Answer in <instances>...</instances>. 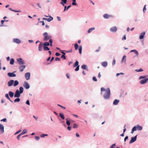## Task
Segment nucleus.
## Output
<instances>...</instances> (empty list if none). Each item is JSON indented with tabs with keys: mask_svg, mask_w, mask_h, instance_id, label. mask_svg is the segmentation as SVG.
Returning <instances> with one entry per match:
<instances>
[{
	"mask_svg": "<svg viewBox=\"0 0 148 148\" xmlns=\"http://www.w3.org/2000/svg\"><path fill=\"white\" fill-rule=\"evenodd\" d=\"M105 91L103 97L105 99H108L110 98V90L109 88L105 89L103 88H101V94H102V92Z\"/></svg>",
	"mask_w": 148,
	"mask_h": 148,
	"instance_id": "nucleus-1",
	"label": "nucleus"
},
{
	"mask_svg": "<svg viewBox=\"0 0 148 148\" xmlns=\"http://www.w3.org/2000/svg\"><path fill=\"white\" fill-rule=\"evenodd\" d=\"M48 33L46 32H45L43 33V36L44 37V41H47L51 38V36H48Z\"/></svg>",
	"mask_w": 148,
	"mask_h": 148,
	"instance_id": "nucleus-2",
	"label": "nucleus"
},
{
	"mask_svg": "<svg viewBox=\"0 0 148 148\" xmlns=\"http://www.w3.org/2000/svg\"><path fill=\"white\" fill-rule=\"evenodd\" d=\"M148 81V78H146L141 80L140 83L141 84H144L146 83Z\"/></svg>",
	"mask_w": 148,
	"mask_h": 148,
	"instance_id": "nucleus-3",
	"label": "nucleus"
},
{
	"mask_svg": "<svg viewBox=\"0 0 148 148\" xmlns=\"http://www.w3.org/2000/svg\"><path fill=\"white\" fill-rule=\"evenodd\" d=\"M17 61L18 62L19 64L20 65L23 64H24V62L21 58H19L16 59Z\"/></svg>",
	"mask_w": 148,
	"mask_h": 148,
	"instance_id": "nucleus-4",
	"label": "nucleus"
},
{
	"mask_svg": "<svg viewBox=\"0 0 148 148\" xmlns=\"http://www.w3.org/2000/svg\"><path fill=\"white\" fill-rule=\"evenodd\" d=\"M20 94L19 91L18 90H17L14 95V97H19L20 96Z\"/></svg>",
	"mask_w": 148,
	"mask_h": 148,
	"instance_id": "nucleus-5",
	"label": "nucleus"
},
{
	"mask_svg": "<svg viewBox=\"0 0 148 148\" xmlns=\"http://www.w3.org/2000/svg\"><path fill=\"white\" fill-rule=\"evenodd\" d=\"M14 81L13 80H10L8 82V86L9 87L13 85L14 82Z\"/></svg>",
	"mask_w": 148,
	"mask_h": 148,
	"instance_id": "nucleus-6",
	"label": "nucleus"
},
{
	"mask_svg": "<svg viewBox=\"0 0 148 148\" xmlns=\"http://www.w3.org/2000/svg\"><path fill=\"white\" fill-rule=\"evenodd\" d=\"M112 16L111 15H109L107 14H106L103 15V17L106 19H108L110 17H112Z\"/></svg>",
	"mask_w": 148,
	"mask_h": 148,
	"instance_id": "nucleus-7",
	"label": "nucleus"
},
{
	"mask_svg": "<svg viewBox=\"0 0 148 148\" xmlns=\"http://www.w3.org/2000/svg\"><path fill=\"white\" fill-rule=\"evenodd\" d=\"M23 86L26 89H28L30 87V86L29 84L26 82H24V83L23 84Z\"/></svg>",
	"mask_w": 148,
	"mask_h": 148,
	"instance_id": "nucleus-8",
	"label": "nucleus"
},
{
	"mask_svg": "<svg viewBox=\"0 0 148 148\" xmlns=\"http://www.w3.org/2000/svg\"><path fill=\"white\" fill-rule=\"evenodd\" d=\"M137 136L134 137H132L131 138V139L130 142V143H132L136 140Z\"/></svg>",
	"mask_w": 148,
	"mask_h": 148,
	"instance_id": "nucleus-9",
	"label": "nucleus"
},
{
	"mask_svg": "<svg viewBox=\"0 0 148 148\" xmlns=\"http://www.w3.org/2000/svg\"><path fill=\"white\" fill-rule=\"evenodd\" d=\"M30 73H27L25 74V77L27 80H28L30 79Z\"/></svg>",
	"mask_w": 148,
	"mask_h": 148,
	"instance_id": "nucleus-10",
	"label": "nucleus"
},
{
	"mask_svg": "<svg viewBox=\"0 0 148 148\" xmlns=\"http://www.w3.org/2000/svg\"><path fill=\"white\" fill-rule=\"evenodd\" d=\"M14 73H8V75L10 77H15L16 76V75L14 73Z\"/></svg>",
	"mask_w": 148,
	"mask_h": 148,
	"instance_id": "nucleus-11",
	"label": "nucleus"
},
{
	"mask_svg": "<svg viewBox=\"0 0 148 148\" xmlns=\"http://www.w3.org/2000/svg\"><path fill=\"white\" fill-rule=\"evenodd\" d=\"M0 132L1 134L4 132V126L1 124H0Z\"/></svg>",
	"mask_w": 148,
	"mask_h": 148,
	"instance_id": "nucleus-12",
	"label": "nucleus"
},
{
	"mask_svg": "<svg viewBox=\"0 0 148 148\" xmlns=\"http://www.w3.org/2000/svg\"><path fill=\"white\" fill-rule=\"evenodd\" d=\"M117 30V27H113L110 29V31L112 32H116Z\"/></svg>",
	"mask_w": 148,
	"mask_h": 148,
	"instance_id": "nucleus-13",
	"label": "nucleus"
},
{
	"mask_svg": "<svg viewBox=\"0 0 148 148\" xmlns=\"http://www.w3.org/2000/svg\"><path fill=\"white\" fill-rule=\"evenodd\" d=\"M43 46V44L42 42H41L38 47V50L39 51H41L42 50Z\"/></svg>",
	"mask_w": 148,
	"mask_h": 148,
	"instance_id": "nucleus-14",
	"label": "nucleus"
},
{
	"mask_svg": "<svg viewBox=\"0 0 148 148\" xmlns=\"http://www.w3.org/2000/svg\"><path fill=\"white\" fill-rule=\"evenodd\" d=\"M25 68V65H22L19 67L20 71L22 72Z\"/></svg>",
	"mask_w": 148,
	"mask_h": 148,
	"instance_id": "nucleus-15",
	"label": "nucleus"
},
{
	"mask_svg": "<svg viewBox=\"0 0 148 148\" xmlns=\"http://www.w3.org/2000/svg\"><path fill=\"white\" fill-rule=\"evenodd\" d=\"M13 41L17 43H19L21 42L20 40L18 38H14L13 40Z\"/></svg>",
	"mask_w": 148,
	"mask_h": 148,
	"instance_id": "nucleus-16",
	"label": "nucleus"
},
{
	"mask_svg": "<svg viewBox=\"0 0 148 148\" xmlns=\"http://www.w3.org/2000/svg\"><path fill=\"white\" fill-rule=\"evenodd\" d=\"M145 34V32L142 33L139 36V38L140 39H143L144 38V36Z\"/></svg>",
	"mask_w": 148,
	"mask_h": 148,
	"instance_id": "nucleus-17",
	"label": "nucleus"
},
{
	"mask_svg": "<svg viewBox=\"0 0 148 148\" xmlns=\"http://www.w3.org/2000/svg\"><path fill=\"white\" fill-rule=\"evenodd\" d=\"M102 65L104 67H106L108 65V63L106 62H103L101 63Z\"/></svg>",
	"mask_w": 148,
	"mask_h": 148,
	"instance_id": "nucleus-18",
	"label": "nucleus"
},
{
	"mask_svg": "<svg viewBox=\"0 0 148 148\" xmlns=\"http://www.w3.org/2000/svg\"><path fill=\"white\" fill-rule=\"evenodd\" d=\"M19 84V82L17 80H15L14 81L13 84V86H16L18 85Z\"/></svg>",
	"mask_w": 148,
	"mask_h": 148,
	"instance_id": "nucleus-19",
	"label": "nucleus"
},
{
	"mask_svg": "<svg viewBox=\"0 0 148 148\" xmlns=\"http://www.w3.org/2000/svg\"><path fill=\"white\" fill-rule=\"evenodd\" d=\"M119 101V100L115 99L113 102V104L114 105H116L118 104Z\"/></svg>",
	"mask_w": 148,
	"mask_h": 148,
	"instance_id": "nucleus-20",
	"label": "nucleus"
},
{
	"mask_svg": "<svg viewBox=\"0 0 148 148\" xmlns=\"http://www.w3.org/2000/svg\"><path fill=\"white\" fill-rule=\"evenodd\" d=\"M9 94L10 97H12L14 95V93L11 91H10L9 92Z\"/></svg>",
	"mask_w": 148,
	"mask_h": 148,
	"instance_id": "nucleus-21",
	"label": "nucleus"
},
{
	"mask_svg": "<svg viewBox=\"0 0 148 148\" xmlns=\"http://www.w3.org/2000/svg\"><path fill=\"white\" fill-rule=\"evenodd\" d=\"M126 56H124L122 59V62H125L126 61Z\"/></svg>",
	"mask_w": 148,
	"mask_h": 148,
	"instance_id": "nucleus-22",
	"label": "nucleus"
},
{
	"mask_svg": "<svg viewBox=\"0 0 148 148\" xmlns=\"http://www.w3.org/2000/svg\"><path fill=\"white\" fill-rule=\"evenodd\" d=\"M137 127L136 126H134V127L132 129V131L131 132V133L133 134V132L134 131H136L137 130Z\"/></svg>",
	"mask_w": 148,
	"mask_h": 148,
	"instance_id": "nucleus-23",
	"label": "nucleus"
},
{
	"mask_svg": "<svg viewBox=\"0 0 148 148\" xmlns=\"http://www.w3.org/2000/svg\"><path fill=\"white\" fill-rule=\"evenodd\" d=\"M134 52L136 55L137 56H138V52L136 50H132L131 51H130L131 52Z\"/></svg>",
	"mask_w": 148,
	"mask_h": 148,
	"instance_id": "nucleus-24",
	"label": "nucleus"
},
{
	"mask_svg": "<svg viewBox=\"0 0 148 148\" xmlns=\"http://www.w3.org/2000/svg\"><path fill=\"white\" fill-rule=\"evenodd\" d=\"M60 116V117L63 119H65V117L64 116V114L61 113H60L59 114Z\"/></svg>",
	"mask_w": 148,
	"mask_h": 148,
	"instance_id": "nucleus-25",
	"label": "nucleus"
},
{
	"mask_svg": "<svg viewBox=\"0 0 148 148\" xmlns=\"http://www.w3.org/2000/svg\"><path fill=\"white\" fill-rule=\"evenodd\" d=\"M5 97H6L7 99H8L11 102H12V101L10 99V98L8 94H6L5 95Z\"/></svg>",
	"mask_w": 148,
	"mask_h": 148,
	"instance_id": "nucleus-26",
	"label": "nucleus"
},
{
	"mask_svg": "<svg viewBox=\"0 0 148 148\" xmlns=\"http://www.w3.org/2000/svg\"><path fill=\"white\" fill-rule=\"evenodd\" d=\"M27 132V130L26 129H24L22 132L21 133V135H23L25 134Z\"/></svg>",
	"mask_w": 148,
	"mask_h": 148,
	"instance_id": "nucleus-27",
	"label": "nucleus"
},
{
	"mask_svg": "<svg viewBox=\"0 0 148 148\" xmlns=\"http://www.w3.org/2000/svg\"><path fill=\"white\" fill-rule=\"evenodd\" d=\"M49 18H47V21L48 22H50L51 20H53V17L50 16Z\"/></svg>",
	"mask_w": 148,
	"mask_h": 148,
	"instance_id": "nucleus-28",
	"label": "nucleus"
},
{
	"mask_svg": "<svg viewBox=\"0 0 148 148\" xmlns=\"http://www.w3.org/2000/svg\"><path fill=\"white\" fill-rule=\"evenodd\" d=\"M43 46H47L49 45V43L48 42H46L43 44Z\"/></svg>",
	"mask_w": 148,
	"mask_h": 148,
	"instance_id": "nucleus-29",
	"label": "nucleus"
},
{
	"mask_svg": "<svg viewBox=\"0 0 148 148\" xmlns=\"http://www.w3.org/2000/svg\"><path fill=\"white\" fill-rule=\"evenodd\" d=\"M43 49L45 51H48L50 49L48 47L45 46H43Z\"/></svg>",
	"mask_w": 148,
	"mask_h": 148,
	"instance_id": "nucleus-30",
	"label": "nucleus"
},
{
	"mask_svg": "<svg viewBox=\"0 0 148 148\" xmlns=\"http://www.w3.org/2000/svg\"><path fill=\"white\" fill-rule=\"evenodd\" d=\"M19 92H20V93L21 94L23 92V87H20L19 88Z\"/></svg>",
	"mask_w": 148,
	"mask_h": 148,
	"instance_id": "nucleus-31",
	"label": "nucleus"
},
{
	"mask_svg": "<svg viewBox=\"0 0 148 148\" xmlns=\"http://www.w3.org/2000/svg\"><path fill=\"white\" fill-rule=\"evenodd\" d=\"M79 62L78 61H76L73 65V67H75L79 66Z\"/></svg>",
	"mask_w": 148,
	"mask_h": 148,
	"instance_id": "nucleus-32",
	"label": "nucleus"
},
{
	"mask_svg": "<svg viewBox=\"0 0 148 148\" xmlns=\"http://www.w3.org/2000/svg\"><path fill=\"white\" fill-rule=\"evenodd\" d=\"M71 7V5H70L68 6L67 7V8L66 6H65V7H64V11H65L66 10H68V9Z\"/></svg>",
	"mask_w": 148,
	"mask_h": 148,
	"instance_id": "nucleus-33",
	"label": "nucleus"
},
{
	"mask_svg": "<svg viewBox=\"0 0 148 148\" xmlns=\"http://www.w3.org/2000/svg\"><path fill=\"white\" fill-rule=\"evenodd\" d=\"M137 130H141L142 129V127L139 126V125H137L136 126Z\"/></svg>",
	"mask_w": 148,
	"mask_h": 148,
	"instance_id": "nucleus-34",
	"label": "nucleus"
},
{
	"mask_svg": "<svg viewBox=\"0 0 148 148\" xmlns=\"http://www.w3.org/2000/svg\"><path fill=\"white\" fill-rule=\"evenodd\" d=\"M14 60L13 58L11 59L10 62V64H14Z\"/></svg>",
	"mask_w": 148,
	"mask_h": 148,
	"instance_id": "nucleus-35",
	"label": "nucleus"
},
{
	"mask_svg": "<svg viewBox=\"0 0 148 148\" xmlns=\"http://www.w3.org/2000/svg\"><path fill=\"white\" fill-rule=\"evenodd\" d=\"M82 46H79V53H80L81 54L82 53Z\"/></svg>",
	"mask_w": 148,
	"mask_h": 148,
	"instance_id": "nucleus-36",
	"label": "nucleus"
},
{
	"mask_svg": "<svg viewBox=\"0 0 148 148\" xmlns=\"http://www.w3.org/2000/svg\"><path fill=\"white\" fill-rule=\"evenodd\" d=\"M74 47H75V50H77L78 49V48L79 46H78V45L77 43H75V44Z\"/></svg>",
	"mask_w": 148,
	"mask_h": 148,
	"instance_id": "nucleus-37",
	"label": "nucleus"
},
{
	"mask_svg": "<svg viewBox=\"0 0 148 148\" xmlns=\"http://www.w3.org/2000/svg\"><path fill=\"white\" fill-rule=\"evenodd\" d=\"M95 28L94 27H92L88 31V33L91 32L93 30L95 29Z\"/></svg>",
	"mask_w": 148,
	"mask_h": 148,
	"instance_id": "nucleus-38",
	"label": "nucleus"
},
{
	"mask_svg": "<svg viewBox=\"0 0 148 148\" xmlns=\"http://www.w3.org/2000/svg\"><path fill=\"white\" fill-rule=\"evenodd\" d=\"M9 9L11 11H13V12H20V11H18V10L17 11V10H14L12 9V8H9Z\"/></svg>",
	"mask_w": 148,
	"mask_h": 148,
	"instance_id": "nucleus-39",
	"label": "nucleus"
},
{
	"mask_svg": "<svg viewBox=\"0 0 148 148\" xmlns=\"http://www.w3.org/2000/svg\"><path fill=\"white\" fill-rule=\"evenodd\" d=\"M86 67L87 66L86 65H83L82 66V68L83 69H86Z\"/></svg>",
	"mask_w": 148,
	"mask_h": 148,
	"instance_id": "nucleus-40",
	"label": "nucleus"
},
{
	"mask_svg": "<svg viewBox=\"0 0 148 148\" xmlns=\"http://www.w3.org/2000/svg\"><path fill=\"white\" fill-rule=\"evenodd\" d=\"M135 71L137 72H140L143 71V70L141 68H140L139 69H136Z\"/></svg>",
	"mask_w": 148,
	"mask_h": 148,
	"instance_id": "nucleus-41",
	"label": "nucleus"
},
{
	"mask_svg": "<svg viewBox=\"0 0 148 148\" xmlns=\"http://www.w3.org/2000/svg\"><path fill=\"white\" fill-rule=\"evenodd\" d=\"M20 101V99L19 98H17L15 99L14 100V102H19Z\"/></svg>",
	"mask_w": 148,
	"mask_h": 148,
	"instance_id": "nucleus-42",
	"label": "nucleus"
},
{
	"mask_svg": "<svg viewBox=\"0 0 148 148\" xmlns=\"http://www.w3.org/2000/svg\"><path fill=\"white\" fill-rule=\"evenodd\" d=\"M66 124L68 125V126H69L70 125V122L68 121L67 119H66Z\"/></svg>",
	"mask_w": 148,
	"mask_h": 148,
	"instance_id": "nucleus-43",
	"label": "nucleus"
},
{
	"mask_svg": "<svg viewBox=\"0 0 148 148\" xmlns=\"http://www.w3.org/2000/svg\"><path fill=\"white\" fill-rule=\"evenodd\" d=\"M5 21L4 20H1V25H0V26L2 27V26H3V23H4V22Z\"/></svg>",
	"mask_w": 148,
	"mask_h": 148,
	"instance_id": "nucleus-44",
	"label": "nucleus"
},
{
	"mask_svg": "<svg viewBox=\"0 0 148 148\" xmlns=\"http://www.w3.org/2000/svg\"><path fill=\"white\" fill-rule=\"evenodd\" d=\"M147 76H141L139 77V79H141L143 78H145Z\"/></svg>",
	"mask_w": 148,
	"mask_h": 148,
	"instance_id": "nucleus-45",
	"label": "nucleus"
},
{
	"mask_svg": "<svg viewBox=\"0 0 148 148\" xmlns=\"http://www.w3.org/2000/svg\"><path fill=\"white\" fill-rule=\"evenodd\" d=\"M116 146V144H114L113 145H112L110 147V148H115V147Z\"/></svg>",
	"mask_w": 148,
	"mask_h": 148,
	"instance_id": "nucleus-46",
	"label": "nucleus"
},
{
	"mask_svg": "<svg viewBox=\"0 0 148 148\" xmlns=\"http://www.w3.org/2000/svg\"><path fill=\"white\" fill-rule=\"evenodd\" d=\"M77 127H78V125L77 124L75 123L73 125V128H77Z\"/></svg>",
	"mask_w": 148,
	"mask_h": 148,
	"instance_id": "nucleus-47",
	"label": "nucleus"
},
{
	"mask_svg": "<svg viewBox=\"0 0 148 148\" xmlns=\"http://www.w3.org/2000/svg\"><path fill=\"white\" fill-rule=\"evenodd\" d=\"M47 136V135L46 134H42L41 135H40L41 137L42 138L44 137L45 136Z\"/></svg>",
	"mask_w": 148,
	"mask_h": 148,
	"instance_id": "nucleus-48",
	"label": "nucleus"
},
{
	"mask_svg": "<svg viewBox=\"0 0 148 148\" xmlns=\"http://www.w3.org/2000/svg\"><path fill=\"white\" fill-rule=\"evenodd\" d=\"M61 2H62V3H66L67 2V0H61Z\"/></svg>",
	"mask_w": 148,
	"mask_h": 148,
	"instance_id": "nucleus-49",
	"label": "nucleus"
},
{
	"mask_svg": "<svg viewBox=\"0 0 148 148\" xmlns=\"http://www.w3.org/2000/svg\"><path fill=\"white\" fill-rule=\"evenodd\" d=\"M79 66H78L76 68L75 70V71H77L79 70Z\"/></svg>",
	"mask_w": 148,
	"mask_h": 148,
	"instance_id": "nucleus-50",
	"label": "nucleus"
},
{
	"mask_svg": "<svg viewBox=\"0 0 148 148\" xmlns=\"http://www.w3.org/2000/svg\"><path fill=\"white\" fill-rule=\"evenodd\" d=\"M61 58H62L64 60H65L66 59V57H65V55H62L61 57Z\"/></svg>",
	"mask_w": 148,
	"mask_h": 148,
	"instance_id": "nucleus-51",
	"label": "nucleus"
},
{
	"mask_svg": "<svg viewBox=\"0 0 148 148\" xmlns=\"http://www.w3.org/2000/svg\"><path fill=\"white\" fill-rule=\"evenodd\" d=\"M21 135H22L20 134H19L17 136V138L18 140H19L20 139V137Z\"/></svg>",
	"mask_w": 148,
	"mask_h": 148,
	"instance_id": "nucleus-52",
	"label": "nucleus"
},
{
	"mask_svg": "<svg viewBox=\"0 0 148 148\" xmlns=\"http://www.w3.org/2000/svg\"><path fill=\"white\" fill-rule=\"evenodd\" d=\"M1 121H3V122H6L7 121V119H6L5 118H4V119H1Z\"/></svg>",
	"mask_w": 148,
	"mask_h": 148,
	"instance_id": "nucleus-53",
	"label": "nucleus"
},
{
	"mask_svg": "<svg viewBox=\"0 0 148 148\" xmlns=\"http://www.w3.org/2000/svg\"><path fill=\"white\" fill-rule=\"evenodd\" d=\"M115 63H116V60H115V59H114L113 60V62H112V65H114L115 64Z\"/></svg>",
	"mask_w": 148,
	"mask_h": 148,
	"instance_id": "nucleus-54",
	"label": "nucleus"
},
{
	"mask_svg": "<svg viewBox=\"0 0 148 148\" xmlns=\"http://www.w3.org/2000/svg\"><path fill=\"white\" fill-rule=\"evenodd\" d=\"M58 106H60V107H61V108H62L64 109H66V108L65 107L61 105H59L58 104Z\"/></svg>",
	"mask_w": 148,
	"mask_h": 148,
	"instance_id": "nucleus-55",
	"label": "nucleus"
},
{
	"mask_svg": "<svg viewBox=\"0 0 148 148\" xmlns=\"http://www.w3.org/2000/svg\"><path fill=\"white\" fill-rule=\"evenodd\" d=\"M92 79L93 81H94L95 82H96L97 81V79L95 77H93L92 78Z\"/></svg>",
	"mask_w": 148,
	"mask_h": 148,
	"instance_id": "nucleus-56",
	"label": "nucleus"
},
{
	"mask_svg": "<svg viewBox=\"0 0 148 148\" xmlns=\"http://www.w3.org/2000/svg\"><path fill=\"white\" fill-rule=\"evenodd\" d=\"M40 137L39 136H36L35 137V139L37 140H38L39 139Z\"/></svg>",
	"mask_w": 148,
	"mask_h": 148,
	"instance_id": "nucleus-57",
	"label": "nucleus"
},
{
	"mask_svg": "<svg viewBox=\"0 0 148 148\" xmlns=\"http://www.w3.org/2000/svg\"><path fill=\"white\" fill-rule=\"evenodd\" d=\"M126 126V125H125L124 126V129H123V133H124L126 131V129L125 128V127Z\"/></svg>",
	"mask_w": 148,
	"mask_h": 148,
	"instance_id": "nucleus-58",
	"label": "nucleus"
},
{
	"mask_svg": "<svg viewBox=\"0 0 148 148\" xmlns=\"http://www.w3.org/2000/svg\"><path fill=\"white\" fill-rule=\"evenodd\" d=\"M21 130H19V131H17V132H16L15 134L16 135V134H19L21 132Z\"/></svg>",
	"mask_w": 148,
	"mask_h": 148,
	"instance_id": "nucleus-59",
	"label": "nucleus"
},
{
	"mask_svg": "<svg viewBox=\"0 0 148 148\" xmlns=\"http://www.w3.org/2000/svg\"><path fill=\"white\" fill-rule=\"evenodd\" d=\"M60 59L58 58H55V60L56 61H60Z\"/></svg>",
	"mask_w": 148,
	"mask_h": 148,
	"instance_id": "nucleus-60",
	"label": "nucleus"
},
{
	"mask_svg": "<svg viewBox=\"0 0 148 148\" xmlns=\"http://www.w3.org/2000/svg\"><path fill=\"white\" fill-rule=\"evenodd\" d=\"M37 5L39 8H41V7L40 4V3H37Z\"/></svg>",
	"mask_w": 148,
	"mask_h": 148,
	"instance_id": "nucleus-61",
	"label": "nucleus"
},
{
	"mask_svg": "<svg viewBox=\"0 0 148 148\" xmlns=\"http://www.w3.org/2000/svg\"><path fill=\"white\" fill-rule=\"evenodd\" d=\"M126 36L125 35L124 36H123V38H122V40H126Z\"/></svg>",
	"mask_w": 148,
	"mask_h": 148,
	"instance_id": "nucleus-62",
	"label": "nucleus"
},
{
	"mask_svg": "<svg viewBox=\"0 0 148 148\" xmlns=\"http://www.w3.org/2000/svg\"><path fill=\"white\" fill-rule=\"evenodd\" d=\"M26 103L29 105H30L29 102V100H27V101L26 102Z\"/></svg>",
	"mask_w": 148,
	"mask_h": 148,
	"instance_id": "nucleus-63",
	"label": "nucleus"
},
{
	"mask_svg": "<svg viewBox=\"0 0 148 148\" xmlns=\"http://www.w3.org/2000/svg\"><path fill=\"white\" fill-rule=\"evenodd\" d=\"M76 2L73 1L72 3V4L73 5H77V3H75Z\"/></svg>",
	"mask_w": 148,
	"mask_h": 148,
	"instance_id": "nucleus-64",
	"label": "nucleus"
}]
</instances>
